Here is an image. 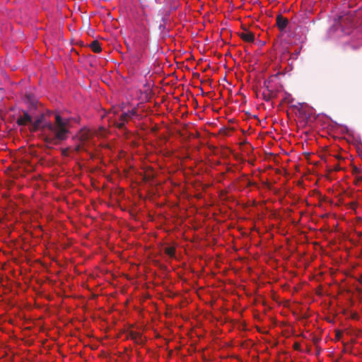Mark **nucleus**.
Returning <instances> with one entry per match:
<instances>
[{
  "label": "nucleus",
  "mask_w": 362,
  "mask_h": 362,
  "mask_svg": "<svg viewBox=\"0 0 362 362\" xmlns=\"http://www.w3.org/2000/svg\"><path fill=\"white\" fill-rule=\"evenodd\" d=\"M69 122L67 119H63L59 115H55L54 123L45 121L43 115L30 124V131L36 132L42 129L45 132L44 141L46 146L51 148L52 146L58 145L61 141L68 138Z\"/></svg>",
  "instance_id": "nucleus-1"
},
{
  "label": "nucleus",
  "mask_w": 362,
  "mask_h": 362,
  "mask_svg": "<svg viewBox=\"0 0 362 362\" xmlns=\"http://www.w3.org/2000/svg\"><path fill=\"white\" fill-rule=\"evenodd\" d=\"M16 123L18 126L31 124L32 117L27 112L23 111V115H19V117L17 118Z\"/></svg>",
  "instance_id": "nucleus-2"
},
{
  "label": "nucleus",
  "mask_w": 362,
  "mask_h": 362,
  "mask_svg": "<svg viewBox=\"0 0 362 362\" xmlns=\"http://www.w3.org/2000/svg\"><path fill=\"white\" fill-rule=\"evenodd\" d=\"M276 25L279 30L281 32H283L288 25V20L284 17L281 14H279L276 16Z\"/></svg>",
  "instance_id": "nucleus-3"
},
{
  "label": "nucleus",
  "mask_w": 362,
  "mask_h": 362,
  "mask_svg": "<svg viewBox=\"0 0 362 362\" xmlns=\"http://www.w3.org/2000/svg\"><path fill=\"white\" fill-rule=\"evenodd\" d=\"M132 117L129 115L128 112L122 113L119 118V121L115 122V125L119 129H123L125 124Z\"/></svg>",
  "instance_id": "nucleus-4"
},
{
  "label": "nucleus",
  "mask_w": 362,
  "mask_h": 362,
  "mask_svg": "<svg viewBox=\"0 0 362 362\" xmlns=\"http://www.w3.org/2000/svg\"><path fill=\"white\" fill-rule=\"evenodd\" d=\"M127 337L133 340L136 344H141L144 342V339L140 333L131 331L128 333Z\"/></svg>",
  "instance_id": "nucleus-5"
},
{
  "label": "nucleus",
  "mask_w": 362,
  "mask_h": 362,
  "mask_svg": "<svg viewBox=\"0 0 362 362\" xmlns=\"http://www.w3.org/2000/svg\"><path fill=\"white\" fill-rule=\"evenodd\" d=\"M240 37L245 42H252L255 40V35L253 33L245 30L240 34Z\"/></svg>",
  "instance_id": "nucleus-6"
},
{
  "label": "nucleus",
  "mask_w": 362,
  "mask_h": 362,
  "mask_svg": "<svg viewBox=\"0 0 362 362\" xmlns=\"http://www.w3.org/2000/svg\"><path fill=\"white\" fill-rule=\"evenodd\" d=\"M142 57V53L140 49H136V53H132L131 54V62L133 64H137L141 62Z\"/></svg>",
  "instance_id": "nucleus-7"
},
{
  "label": "nucleus",
  "mask_w": 362,
  "mask_h": 362,
  "mask_svg": "<svg viewBox=\"0 0 362 362\" xmlns=\"http://www.w3.org/2000/svg\"><path fill=\"white\" fill-rule=\"evenodd\" d=\"M90 47L91 48L93 52L95 53H99L101 52L100 44L98 40L93 41L90 45Z\"/></svg>",
  "instance_id": "nucleus-8"
},
{
  "label": "nucleus",
  "mask_w": 362,
  "mask_h": 362,
  "mask_svg": "<svg viewBox=\"0 0 362 362\" xmlns=\"http://www.w3.org/2000/svg\"><path fill=\"white\" fill-rule=\"evenodd\" d=\"M274 96V92L269 90L268 88L267 89V91H264L262 93V97L265 101L270 100Z\"/></svg>",
  "instance_id": "nucleus-9"
},
{
  "label": "nucleus",
  "mask_w": 362,
  "mask_h": 362,
  "mask_svg": "<svg viewBox=\"0 0 362 362\" xmlns=\"http://www.w3.org/2000/svg\"><path fill=\"white\" fill-rule=\"evenodd\" d=\"M165 252L170 257H173L175 256V249L173 247H168L165 249Z\"/></svg>",
  "instance_id": "nucleus-10"
},
{
  "label": "nucleus",
  "mask_w": 362,
  "mask_h": 362,
  "mask_svg": "<svg viewBox=\"0 0 362 362\" xmlns=\"http://www.w3.org/2000/svg\"><path fill=\"white\" fill-rule=\"evenodd\" d=\"M26 98L29 103H30L31 105H35V98L32 94H26Z\"/></svg>",
  "instance_id": "nucleus-11"
},
{
  "label": "nucleus",
  "mask_w": 362,
  "mask_h": 362,
  "mask_svg": "<svg viewBox=\"0 0 362 362\" xmlns=\"http://www.w3.org/2000/svg\"><path fill=\"white\" fill-rule=\"evenodd\" d=\"M153 179V175L152 173H146L144 175V180L146 182H151Z\"/></svg>",
  "instance_id": "nucleus-12"
},
{
  "label": "nucleus",
  "mask_w": 362,
  "mask_h": 362,
  "mask_svg": "<svg viewBox=\"0 0 362 362\" xmlns=\"http://www.w3.org/2000/svg\"><path fill=\"white\" fill-rule=\"evenodd\" d=\"M127 112L129 115L131 116L132 117L137 115V110L136 108H134L132 110L128 111Z\"/></svg>",
  "instance_id": "nucleus-13"
},
{
  "label": "nucleus",
  "mask_w": 362,
  "mask_h": 362,
  "mask_svg": "<svg viewBox=\"0 0 362 362\" xmlns=\"http://www.w3.org/2000/svg\"><path fill=\"white\" fill-rule=\"evenodd\" d=\"M62 153L63 156H68V149L67 148L63 149Z\"/></svg>",
  "instance_id": "nucleus-14"
},
{
  "label": "nucleus",
  "mask_w": 362,
  "mask_h": 362,
  "mask_svg": "<svg viewBox=\"0 0 362 362\" xmlns=\"http://www.w3.org/2000/svg\"><path fill=\"white\" fill-rule=\"evenodd\" d=\"M293 347L295 349H298L300 348V344L298 343H295Z\"/></svg>",
  "instance_id": "nucleus-15"
},
{
  "label": "nucleus",
  "mask_w": 362,
  "mask_h": 362,
  "mask_svg": "<svg viewBox=\"0 0 362 362\" xmlns=\"http://www.w3.org/2000/svg\"><path fill=\"white\" fill-rule=\"evenodd\" d=\"M80 150H81V146H80V145H78V146H76L75 147V151H76V152H78Z\"/></svg>",
  "instance_id": "nucleus-16"
},
{
  "label": "nucleus",
  "mask_w": 362,
  "mask_h": 362,
  "mask_svg": "<svg viewBox=\"0 0 362 362\" xmlns=\"http://www.w3.org/2000/svg\"><path fill=\"white\" fill-rule=\"evenodd\" d=\"M352 317L354 319H356L358 317V315L356 313H355L353 315Z\"/></svg>",
  "instance_id": "nucleus-17"
},
{
  "label": "nucleus",
  "mask_w": 362,
  "mask_h": 362,
  "mask_svg": "<svg viewBox=\"0 0 362 362\" xmlns=\"http://www.w3.org/2000/svg\"><path fill=\"white\" fill-rule=\"evenodd\" d=\"M159 28H160V30H161V29H164V28H165V26H164L163 25H159Z\"/></svg>",
  "instance_id": "nucleus-18"
},
{
  "label": "nucleus",
  "mask_w": 362,
  "mask_h": 362,
  "mask_svg": "<svg viewBox=\"0 0 362 362\" xmlns=\"http://www.w3.org/2000/svg\"><path fill=\"white\" fill-rule=\"evenodd\" d=\"M127 47L128 51H130L129 45H127Z\"/></svg>",
  "instance_id": "nucleus-19"
},
{
  "label": "nucleus",
  "mask_w": 362,
  "mask_h": 362,
  "mask_svg": "<svg viewBox=\"0 0 362 362\" xmlns=\"http://www.w3.org/2000/svg\"><path fill=\"white\" fill-rule=\"evenodd\" d=\"M141 4L144 3V0H139Z\"/></svg>",
  "instance_id": "nucleus-20"
}]
</instances>
